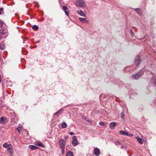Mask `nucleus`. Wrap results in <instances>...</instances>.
Instances as JSON below:
<instances>
[{
    "label": "nucleus",
    "instance_id": "obj_22",
    "mask_svg": "<svg viewBox=\"0 0 156 156\" xmlns=\"http://www.w3.org/2000/svg\"><path fill=\"white\" fill-rule=\"evenodd\" d=\"M63 111V109H60L59 110H58V111H57V112L55 113L54 115H55L56 114H57V113H60V112H62Z\"/></svg>",
    "mask_w": 156,
    "mask_h": 156
},
{
    "label": "nucleus",
    "instance_id": "obj_11",
    "mask_svg": "<svg viewBox=\"0 0 156 156\" xmlns=\"http://www.w3.org/2000/svg\"><path fill=\"white\" fill-rule=\"evenodd\" d=\"M116 125V123L115 122H111L109 125V126L110 128L112 129H114Z\"/></svg>",
    "mask_w": 156,
    "mask_h": 156
},
{
    "label": "nucleus",
    "instance_id": "obj_40",
    "mask_svg": "<svg viewBox=\"0 0 156 156\" xmlns=\"http://www.w3.org/2000/svg\"><path fill=\"white\" fill-rule=\"evenodd\" d=\"M68 137L67 136L66 138H65V139H66V138H67Z\"/></svg>",
    "mask_w": 156,
    "mask_h": 156
},
{
    "label": "nucleus",
    "instance_id": "obj_30",
    "mask_svg": "<svg viewBox=\"0 0 156 156\" xmlns=\"http://www.w3.org/2000/svg\"><path fill=\"white\" fill-rule=\"evenodd\" d=\"M99 124L101 126H103L105 125L104 123L102 122H100L99 123Z\"/></svg>",
    "mask_w": 156,
    "mask_h": 156
},
{
    "label": "nucleus",
    "instance_id": "obj_37",
    "mask_svg": "<svg viewBox=\"0 0 156 156\" xmlns=\"http://www.w3.org/2000/svg\"><path fill=\"white\" fill-rule=\"evenodd\" d=\"M88 122L90 123H91V121L90 120H89L88 121Z\"/></svg>",
    "mask_w": 156,
    "mask_h": 156
},
{
    "label": "nucleus",
    "instance_id": "obj_29",
    "mask_svg": "<svg viewBox=\"0 0 156 156\" xmlns=\"http://www.w3.org/2000/svg\"><path fill=\"white\" fill-rule=\"evenodd\" d=\"M62 150V154H64L65 153V148H61Z\"/></svg>",
    "mask_w": 156,
    "mask_h": 156
},
{
    "label": "nucleus",
    "instance_id": "obj_16",
    "mask_svg": "<svg viewBox=\"0 0 156 156\" xmlns=\"http://www.w3.org/2000/svg\"><path fill=\"white\" fill-rule=\"evenodd\" d=\"M137 141L140 144H143V142L142 139L139 136H137L136 137Z\"/></svg>",
    "mask_w": 156,
    "mask_h": 156
},
{
    "label": "nucleus",
    "instance_id": "obj_2",
    "mask_svg": "<svg viewBox=\"0 0 156 156\" xmlns=\"http://www.w3.org/2000/svg\"><path fill=\"white\" fill-rule=\"evenodd\" d=\"M144 74L143 70H141L138 73L133 74V77L135 79H138L140 78Z\"/></svg>",
    "mask_w": 156,
    "mask_h": 156
},
{
    "label": "nucleus",
    "instance_id": "obj_27",
    "mask_svg": "<svg viewBox=\"0 0 156 156\" xmlns=\"http://www.w3.org/2000/svg\"><path fill=\"white\" fill-rule=\"evenodd\" d=\"M21 128H22L21 126H19V127H17L16 129L17 130L18 132H19L20 131Z\"/></svg>",
    "mask_w": 156,
    "mask_h": 156
},
{
    "label": "nucleus",
    "instance_id": "obj_41",
    "mask_svg": "<svg viewBox=\"0 0 156 156\" xmlns=\"http://www.w3.org/2000/svg\"><path fill=\"white\" fill-rule=\"evenodd\" d=\"M39 42V41H38L37 42V43Z\"/></svg>",
    "mask_w": 156,
    "mask_h": 156
},
{
    "label": "nucleus",
    "instance_id": "obj_34",
    "mask_svg": "<svg viewBox=\"0 0 156 156\" xmlns=\"http://www.w3.org/2000/svg\"><path fill=\"white\" fill-rule=\"evenodd\" d=\"M69 134L70 135H71L72 136V135H73L75 134V133H73V132H70V133H69Z\"/></svg>",
    "mask_w": 156,
    "mask_h": 156
},
{
    "label": "nucleus",
    "instance_id": "obj_14",
    "mask_svg": "<svg viewBox=\"0 0 156 156\" xmlns=\"http://www.w3.org/2000/svg\"><path fill=\"white\" fill-rule=\"evenodd\" d=\"M29 147L33 150H34L38 148L37 147L34 145H30L29 146Z\"/></svg>",
    "mask_w": 156,
    "mask_h": 156
},
{
    "label": "nucleus",
    "instance_id": "obj_19",
    "mask_svg": "<svg viewBox=\"0 0 156 156\" xmlns=\"http://www.w3.org/2000/svg\"><path fill=\"white\" fill-rule=\"evenodd\" d=\"M152 81L151 82L152 83H154L156 85V76H154L152 78Z\"/></svg>",
    "mask_w": 156,
    "mask_h": 156
},
{
    "label": "nucleus",
    "instance_id": "obj_5",
    "mask_svg": "<svg viewBox=\"0 0 156 156\" xmlns=\"http://www.w3.org/2000/svg\"><path fill=\"white\" fill-rule=\"evenodd\" d=\"M77 144L78 142L76 137L75 136H73V140L72 141V145L74 146H76L77 145Z\"/></svg>",
    "mask_w": 156,
    "mask_h": 156
},
{
    "label": "nucleus",
    "instance_id": "obj_28",
    "mask_svg": "<svg viewBox=\"0 0 156 156\" xmlns=\"http://www.w3.org/2000/svg\"><path fill=\"white\" fill-rule=\"evenodd\" d=\"M115 143L116 145H120L121 144V143L118 141H115Z\"/></svg>",
    "mask_w": 156,
    "mask_h": 156
},
{
    "label": "nucleus",
    "instance_id": "obj_18",
    "mask_svg": "<svg viewBox=\"0 0 156 156\" xmlns=\"http://www.w3.org/2000/svg\"><path fill=\"white\" fill-rule=\"evenodd\" d=\"M135 11L139 15H141L142 14L140 10L139 9H135Z\"/></svg>",
    "mask_w": 156,
    "mask_h": 156
},
{
    "label": "nucleus",
    "instance_id": "obj_20",
    "mask_svg": "<svg viewBox=\"0 0 156 156\" xmlns=\"http://www.w3.org/2000/svg\"><path fill=\"white\" fill-rule=\"evenodd\" d=\"M32 28L35 30H38V27L37 26L34 25L32 26Z\"/></svg>",
    "mask_w": 156,
    "mask_h": 156
},
{
    "label": "nucleus",
    "instance_id": "obj_1",
    "mask_svg": "<svg viewBox=\"0 0 156 156\" xmlns=\"http://www.w3.org/2000/svg\"><path fill=\"white\" fill-rule=\"evenodd\" d=\"M76 5L77 6L81 7H84L86 6V5L83 0H76Z\"/></svg>",
    "mask_w": 156,
    "mask_h": 156
},
{
    "label": "nucleus",
    "instance_id": "obj_31",
    "mask_svg": "<svg viewBox=\"0 0 156 156\" xmlns=\"http://www.w3.org/2000/svg\"><path fill=\"white\" fill-rule=\"evenodd\" d=\"M130 34L132 35H133L134 34V33L132 30H130Z\"/></svg>",
    "mask_w": 156,
    "mask_h": 156
},
{
    "label": "nucleus",
    "instance_id": "obj_23",
    "mask_svg": "<svg viewBox=\"0 0 156 156\" xmlns=\"http://www.w3.org/2000/svg\"><path fill=\"white\" fill-rule=\"evenodd\" d=\"M62 9L64 11H66L67 10L68 8L66 6H63Z\"/></svg>",
    "mask_w": 156,
    "mask_h": 156
},
{
    "label": "nucleus",
    "instance_id": "obj_26",
    "mask_svg": "<svg viewBox=\"0 0 156 156\" xmlns=\"http://www.w3.org/2000/svg\"><path fill=\"white\" fill-rule=\"evenodd\" d=\"M4 23L0 20V27H2Z\"/></svg>",
    "mask_w": 156,
    "mask_h": 156
},
{
    "label": "nucleus",
    "instance_id": "obj_39",
    "mask_svg": "<svg viewBox=\"0 0 156 156\" xmlns=\"http://www.w3.org/2000/svg\"><path fill=\"white\" fill-rule=\"evenodd\" d=\"M129 135H130V136H133V135L132 134H130V135L129 134Z\"/></svg>",
    "mask_w": 156,
    "mask_h": 156
},
{
    "label": "nucleus",
    "instance_id": "obj_38",
    "mask_svg": "<svg viewBox=\"0 0 156 156\" xmlns=\"http://www.w3.org/2000/svg\"><path fill=\"white\" fill-rule=\"evenodd\" d=\"M56 115H60V113H57V114H56Z\"/></svg>",
    "mask_w": 156,
    "mask_h": 156
},
{
    "label": "nucleus",
    "instance_id": "obj_7",
    "mask_svg": "<svg viewBox=\"0 0 156 156\" xmlns=\"http://www.w3.org/2000/svg\"><path fill=\"white\" fill-rule=\"evenodd\" d=\"M140 56H137L135 59V64L136 66H138L140 63Z\"/></svg>",
    "mask_w": 156,
    "mask_h": 156
},
{
    "label": "nucleus",
    "instance_id": "obj_4",
    "mask_svg": "<svg viewBox=\"0 0 156 156\" xmlns=\"http://www.w3.org/2000/svg\"><path fill=\"white\" fill-rule=\"evenodd\" d=\"M7 150L8 152L9 153L10 155H12L13 154V147L11 144L8 145V147L7 148Z\"/></svg>",
    "mask_w": 156,
    "mask_h": 156
},
{
    "label": "nucleus",
    "instance_id": "obj_32",
    "mask_svg": "<svg viewBox=\"0 0 156 156\" xmlns=\"http://www.w3.org/2000/svg\"><path fill=\"white\" fill-rule=\"evenodd\" d=\"M65 12L67 16H69V13L67 11H65Z\"/></svg>",
    "mask_w": 156,
    "mask_h": 156
},
{
    "label": "nucleus",
    "instance_id": "obj_25",
    "mask_svg": "<svg viewBox=\"0 0 156 156\" xmlns=\"http://www.w3.org/2000/svg\"><path fill=\"white\" fill-rule=\"evenodd\" d=\"M3 147L5 148H7L8 147V145H7V144L6 143H5L3 145Z\"/></svg>",
    "mask_w": 156,
    "mask_h": 156
},
{
    "label": "nucleus",
    "instance_id": "obj_17",
    "mask_svg": "<svg viewBox=\"0 0 156 156\" xmlns=\"http://www.w3.org/2000/svg\"><path fill=\"white\" fill-rule=\"evenodd\" d=\"M66 156H73V154L72 152L69 151L67 152Z\"/></svg>",
    "mask_w": 156,
    "mask_h": 156
},
{
    "label": "nucleus",
    "instance_id": "obj_8",
    "mask_svg": "<svg viewBox=\"0 0 156 156\" xmlns=\"http://www.w3.org/2000/svg\"><path fill=\"white\" fill-rule=\"evenodd\" d=\"M94 153L96 156H98L100 154V150L97 147H95L94 150Z\"/></svg>",
    "mask_w": 156,
    "mask_h": 156
},
{
    "label": "nucleus",
    "instance_id": "obj_15",
    "mask_svg": "<svg viewBox=\"0 0 156 156\" xmlns=\"http://www.w3.org/2000/svg\"><path fill=\"white\" fill-rule=\"evenodd\" d=\"M5 46L3 42L0 43V49L2 50H3L4 49Z\"/></svg>",
    "mask_w": 156,
    "mask_h": 156
},
{
    "label": "nucleus",
    "instance_id": "obj_33",
    "mask_svg": "<svg viewBox=\"0 0 156 156\" xmlns=\"http://www.w3.org/2000/svg\"><path fill=\"white\" fill-rule=\"evenodd\" d=\"M3 11V9L2 8H0V15L2 14V12Z\"/></svg>",
    "mask_w": 156,
    "mask_h": 156
},
{
    "label": "nucleus",
    "instance_id": "obj_13",
    "mask_svg": "<svg viewBox=\"0 0 156 156\" xmlns=\"http://www.w3.org/2000/svg\"><path fill=\"white\" fill-rule=\"evenodd\" d=\"M35 145H37L40 147H44V145L41 142H36L35 143Z\"/></svg>",
    "mask_w": 156,
    "mask_h": 156
},
{
    "label": "nucleus",
    "instance_id": "obj_9",
    "mask_svg": "<svg viewBox=\"0 0 156 156\" xmlns=\"http://www.w3.org/2000/svg\"><path fill=\"white\" fill-rule=\"evenodd\" d=\"M77 13L82 16L85 17L86 14L83 12L81 10H78L77 11Z\"/></svg>",
    "mask_w": 156,
    "mask_h": 156
},
{
    "label": "nucleus",
    "instance_id": "obj_24",
    "mask_svg": "<svg viewBox=\"0 0 156 156\" xmlns=\"http://www.w3.org/2000/svg\"><path fill=\"white\" fill-rule=\"evenodd\" d=\"M4 30H0V34L3 35L5 34V32L4 31Z\"/></svg>",
    "mask_w": 156,
    "mask_h": 156
},
{
    "label": "nucleus",
    "instance_id": "obj_21",
    "mask_svg": "<svg viewBox=\"0 0 156 156\" xmlns=\"http://www.w3.org/2000/svg\"><path fill=\"white\" fill-rule=\"evenodd\" d=\"M67 124L65 122H63L62 123V128H65L66 127Z\"/></svg>",
    "mask_w": 156,
    "mask_h": 156
},
{
    "label": "nucleus",
    "instance_id": "obj_12",
    "mask_svg": "<svg viewBox=\"0 0 156 156\" xmlns=\"http://www.w3.org/2000/svg\"><path fill=\"white\" fill-rule=\"evenodd\" d=\"M119 133L123 135H126L127 136H130L129 134L126 131L121 130L120 131Z\"/></svg>",
    "mask_w": 156,
    "mask_h": 156
},
{
    "label": "nucleus",
    "instance_id": "obj_36",
    "mask_svg": "<svg viewBox=\"0 0 156 156\" xmlns=\"http://www.w3.org/2000/svg\"><path fill=\"white\" fill-rule=\"evenodd\" d=\"M126 147L124 146V147L123 145H122L121 146V148H122V149H123V148H125Z\"/></svg>",
    "mask_w": 156,
    "mask_h": 156
},
{
    "label": "nucleus",
    "instance_id": "obj_35",
    "mask_svg": "<svg viewBox=\"0 0 156 156\" xmlns=\"http://www.w3.org/2000/svg\"><path fill=\"white\" fill-rule=\"evenodd\" d=\"M124 114L123 112H122L121 113V116L123 117L124 116Z\"/></svg>",
    "mask_w": 156,
    "mask_h": 156
},
{
    "label": "nucleus",
    "instance_id": "obj_10",
    "mask_svg": "<svg viewBox=\"0 0 156 156\" xmlns=\"http://www.w3.org/2000/svg\"><path fill=\"white\" fill-rule=\"evenodd\" d=\"M7 121V118L5 117H3L0 118V123L1 124H5Z\"/></svg>",
    "mask_w": 156,
    "mask_h": 156
},
{
    "label": "nucleus",
    "instance_id": "obj_3",
    "mask_svg": "<svg viewBox=\"0 0 156 156\" xmlns=\"http://www.w3.org/2000/svg\"><path fill=\"white\" fill-rule=\"evenodd\" d=\"M59 144L61 148H65V143L62 139H61L59 141Z\"/></svg>",
    "mask_w": 156,
    "mask_h": 156
},
{
    "label": "nucleus",
    "instance_id": "obj_6",
    "mask_svg": "<svg viewBox=\"0 0 156 156\" xmlns=\"http://www.w3.org/2000/svg\"><path fill=\"white\" fill-rule=\"evenodd\" d=\"M79 20L83 23H89V20H87L86 18L79 17Z\"/></svg>",
    "mask_w": 156,
    "mask_h": 156
}]
</instances>
